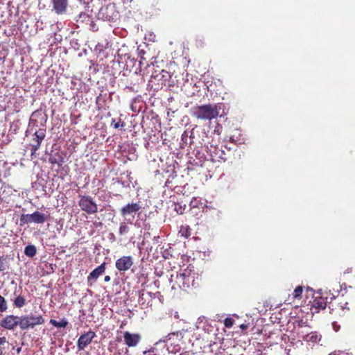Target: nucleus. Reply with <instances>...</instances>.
Wrapping results in <instances>:
<instances>
[{"mask_svg": "<svg viewBox=\"0 0 355 355\" xmlns=\"http://www.w3.org/2000/svg\"><path fill=\"white\" fill-rule=\"evenodd\" d=\"M222 106L220 103L197 106L193 108V114L197 119L211 121L220 114Z\"/></svg>", "mask_w": 355, "mask_h": 355, "instance_id": "nucleus-1", "label": "nucleus"}, {"mask_svg": "<svg viewBox=\"0 0 355 355\" xmlns=\"http://www.w3.org/2000/svg\"><path fill=\"white\" fill-rule=\"evenodd\" d=\"M45 320L42 315L33 313L19 316V327L21 331H27L34 329L37 325L43 324Z\"/></svg>", "mask_w": 355, "mask_h": 355, "instance_id": "nucleus-2", "label": "nucleus"}, {"mask_svg": "<svg viewBox=\"0 0 355 355\" xmlns=\"http://www.w3.org/2000/svg\"><path fill=\"white\" fill-rule=\"evenodd\" d=\"M97 17L103 21L114 23L119 18V12L116 10L115 4L110 3L101 7L98 12Z\"/></svg>", "mask_w": 355, "mask_h": 355, "instance_id": "nucleus-3", "label": "nucleus"}, {"mask_svg": "<svg viewBox=\"0 0 355 355\" xmlns=\"http://www.w3.org/2000/svg\"><path fill=\"white\" fill-rule=\"evenodd\" d=\"M81 209L88 214H93L98 211V207L90 196H82L79 201Z\"/></svg>", "mask_w": 355, "mask_h": 355, "instance_id": "nucleus-4", "label": "nucleus"}, {"mask_svg": "<svg viewBox=\"0 0 355 355\" xmlns=\"http://www.w3.org/2000/svg\"><path fill=\"white\" fill-rule=\"evenodd\" d=\"M19 316L8 315L0 321V326L8 330H13L19 326Z\"/></svg>", "mask_w": 355, "mask_h": 355, "instance_id": "nucleus-5", "label": "nucleus"}, {"mask_svg": "<svg viewBox=\"0 0 355 355\" xmlns=\"http://www.w3.org/2000/svg\"><path fill=\"white\" fill-rule=\"evenodd\" d=\"M45 129L40 128L34 133L33 143L31 144V155L33 156L40 148L42 141L45 138Z\"/></svg>", "mask_w": 355, "mask_h": 355, "instance_id": "nucleus-6", "label": "nucleus"}, {"mask_svg": "<svg viewBox=\"0 0 355 355\" xmlns=\"http://www.w3.org/2000/svg\"><path fill=\"white\" fill-rule=\"evenodd\" d=\"M96 336L94 331H89L82 334L78 340L77 347L78 351L83 350L89 344H90L93 338Z\"/></svg>", "mask_w": 355, "mask_h": 355, "instance_id": "nucleus-7", "label": "nucleus"}, {"mask_svg": "<svg viewBox=\"0 0 355 355\" xmlns=\"http://www.w3.org/2000/svg\"><path fill=\"white\" fill-rule=\"evenodd\" d=\"M133 264V259L131 256H123L116 261V268L119 271L129 270Z\"/></svg>", "mask_w": 355, "mask_h": 355, "instance_id": "nucleus-8", "label": "nucleus"}, {"mask_svg": "<svg viewBox=\"0 0 355 355\" xmlns=\"http://www.w3.org/2000/svg\"><path fill=\"white\" fill-rule=\"evenodd\" d=\"M206 148L207 149V152L209 153L210 156L213 159H222L225 161L227 158L225 157V153L223 150L220 148L219 147L211 144L209 146H207Z\"/></svg>", "mask_w": 355, "mask_h": 355, "instance_id": "nucleus-9", "label": "nucleus"}, {"mask_svg": "<svg viewBox=\"0 0 355 355\" xmlns=\"http://www.w3.org/2000/svg\"><path fill=\"white\" fill-rule=\"evenodd\" d=\"M52 10L58 15H64L68 8V0H51Z\"/></svg>", "mask_w": 355, "mask_h": 355, "instance_id": "nucleus-10", "label": "nucleus"}, {"mask_svg": "<svg viewBox=\"0 0 355 355\" xmlns=\"http://www.w3.org/2000/svg\"><path fill=\"white\" fill-rule=\"evenodd\" d=\"M178 282L180 287L182 288H189L190 284L194 281V277L191 275H187L185 273H180L177 275Z\"/></svg>", "mask_w": 355, "mask_h": 355, "instance_id": "nucleus-11", "label": "nucleus"}, {"mask_svg": "<svg viewBox=\"0 0 355 355\" xmlns=\"http://www.w3.org/2000/svg\"><path fill=\"white\" fill-rule=\"evenodd\" d=\"M124 341L128 347H135L140 341L141 336L137 334H131L128 331L124 333Z\"/></svg>", "mask_w": 355, "mask_h": 355, "instance_id": "nucleus-12", "label": "nucleus"}, {"mask_svg": "<svg viewBox=\"0 0 355 355\" xmlns=\"http://www.w3.org/2000/svg\"><path fill=\"white\" fill-rule=\"evenodd\" d=\"M141 208V207L139 203H129L121 208V214L123 216L132 215L139 211Z\"/></svg>", "mask_w": 355, "mask_h": 355, "instance_id": "nucleus-13", "label": "nucleus"}, {"mask_svg": "<svg viewBox=\"0 0 355 355\" xmlns=\"http://www.w3.org/2000/svg\"><path fill=\"white\" fill-rule=\"evenodd\" d=\"M300 337L306 342L316 343L320 339V336L316 332L308 333L307 331L302 330L299 332Z\"/></svg>", "mask_w": 355, "mask_h": 355, "instance_id": "nucleus-14", "label": "nucleus"}, {"mask_svg": "<svg viewBox=\"0 0 355 355\" xmlns=\"http://www.w3.org/2000/svg\"><path fill=\"white\" fill-rule=\"evenodd\" d=\"M105 263H103L90 272L87 277L88 282H90L92 280L96 281L97 278L105 272Z\"/></svg>", "mask_w": 355, "mask_h": 355, "instance_id": "nucleus-15", "label": "nucleus"}, {"mask_svg": "<svg viewBox=\"0 0 355 355\" xmlns=\"http://www.w3.org/2000/svg\"><path fill=\"white\" fill-rule=\"evenodd\" d=\"M187 137H189L190 139V144H200V145H202V141H201L200 140H197L196 139V131L195 130V128H193L191 130V131L190 132V135H188V133L187 132H184L182 135V140H187Z\"/></svg>", "mask_w": 355, "mask_h": 355, "instance_id": "nucleus-16", "label": "nucleus"}, {"mask_svg": "<svg viewBox=\"0 0 355 355\" xmlns=\"http://www.w3.org/2000/svg\"><path fill=\"white\" fill-rule=\"evenodd\" d=\"M33 223L42 224L44 223L46 219L47 216L43 213L39 211H35L31 214Z\"/></svg>", "mask_w": 355, "mask_h": 355, "instance_id": "nucleus-17", "label": "nucleus"}, {"mask_svg": "<svg viewBox=\"0 0 355 355\" xmlns=\"http://www.w3.org/2000/svg\"><path fill=\"white\" fill-rule=\"evenodd\" d=\"M40 117L42 120H44V122L46 121V115L43 116L42 114L38 110L35 111L32 113L31 119H30V124L33 123L35 125L36 123V119L35 118Z\"/></svg>", "mask_w": 355, "mask_h": 355, "instance_id": "nucleus-18", "label": "nucleus"}, {"mask_svg": "<svg viewBox=\"0 0 355 355\" xmlns=\"http://www.w3.org/2000/svg\"><path fill=\"white\" fill-rule=\"evenodd\" d=\"M76 19L77 22H85L89 21L90 17L88 13L85 11H80L78 15L76 17Z\"/></svg>", "mask_w": 355, "mask_h": 355, "instance_id": "nucleus-19", "label": "nucleus"}, {"mask_svg": "<svg viewBox=\"0 0 355 355\" xmlns=\"http://www.w3.org/2000/svg\"><path fill=\"white\" fill-rule=\"evenodd\" d=\"M37 252L36 247L33 245H28L24 249V254L28 257H33Z\"/></svg>", "mask_w": 355, "mask_h": 355, "instance_id": "nucleus-20", "label": "nucleus"}, {"mask_svg": "<svg viewBox=\"0 0 355 355\" xmlns=\"http://www.w3.org/2000/svg\"><path fill=\"white\" fill-rule=\"evenodd\" d=\"M26 304V300L24 297L18 295L13 300V305L17 308H21Z\"/></svg>", "mask_w": 355, "mask_h": 355, "instance_id": "nucleus-21", "label": "nucleus"}, {"mask_svg": "<svg viewBox=\"0 0 355 355\" xmlns=\"http://www.w3.org/2000/svg\"><path fill=\"white\" fill-rule=\"evenodd\" d=\"M50 323L57 328L66 327L68 324V322L66 319L63 318L61 321H57L53 319L50 320Z\"/></svg>", "mask_w": 355, "mask_h": 355, "instance_id": "nucleus-22", "label": "nucleus"}, {"mask_svg": "<svg viewBox=\"0 0 355 355\" xmlns=\"http://www.w3.org/2000/svg\"><path fill=\"white\" fill-rule=\"evenodd\" d=\"M129 230L130 228L125 222L120 223L119 232L121 236L126 234L129 232Z\"/></svg>", "mask_w": 355, "mask_h": 355, "instance_id": "nucleus-23", "label": "nucleus"}, {"mask_svg": "<svg viewBox=\"0 0 355 355\" xmlns=\"http://www.w3.org/2000/svg\"><path fill=\"white\" fill-rule=\"evenodd\" d=\"M326 302L324 301V300H314L313 301V306L316 308L324 309L326 308Z\"/></svg>", "mask_w": 355, "mask_h": 355, "instance_id": "nucleus-24", "label": "nucleus"}, {"mask_svg": "<svg viewBox=\"0 0 355 355\" xmlns=\"http://www.w3.org/2000/svg\"><path fill=\"white\" fill-rule=\"evenodd\" d=\"M49 161L50 163L56 164L58 166H61L62 164V163L64 162L63 158L61 157L60 156H58V158H57L54 156H51L49 159Z\"/></svg>", "mask_w": 355, "mask_h": 355, "instance_id": "nucleus-25", "label": "nucleus"}, {"mask_svg": "<svg viewBox=\"0 0 355 355\" xmlns=\"http://www.w3.org/2000/svg\"><path fill=\"white\" fill-rule=\"evenodd\" d=\"M20 220L23 223L28 224L33 223L31 214H22Z\"/></svg>", "mask_w": 355, "mask_h": 355, "instance_id": "nucleus-26", "label": "nucleus"}, {"mask_svg": "<svg viewBox=\"0 0 355 355\" xmlns=\"http://www.w3.org/2000/svg\"><path fill=\"white\" fill-rule=\"evenodd\" d=\"M20 220L23 223L28 224L33 223L31 214H22Z\"/></svg>", "mask_w": 355, "mask_h": 355, "instance_id": "nucleus-27", "label": "nucleus"}, {"mask_svg": "<svg viewBox=\"0 0 355 355\" xmlns=\"http://www.w3.org/2000/svg\"><path fill=\"white\" fill-rule=\"evenodd\" d=\"M8 309V305L5 298L0 295V313L6 311Z\"/></svg>", "mask_w": 355, "mask_h": 355, "instance_id": "nucleus-28", "label": "nucleus"}, {"mask_svg": "<svg viewBox=\"0 0 355 355\" xmlns=\"http://www.w3.org/2000/svg\"><path fill=\"white\" fill-rule=\"evenodd\" d=\"M8 265L6 262L5 258L0 257V272H3L8 269Z\"/></svg>", "mask_w": 355, "mask_h": 355, "instance_id": "nucleus-29", "label": "nucleus"}, {"mask_svg": "<svg viewBox=\"0 0 355 355\" xmlns=\"http://www.w3.org/2000/svg\"><path fill=\"white\" fill-rule=\"evenodd\" d=\"M186 208V205H181L180 203H178L175 205V210L177 211L178 214H183L184 209Z\"/></svg>", "mask_w": 355, "mask_h": 355, "instance_id": "nucleus-30", "label": "nucleus"}, {"mask_svg": "<svg viewBox=\"0 0 355 355\" xmlns=\"http://www.w3.org/2000/svg\"><path fill=\"white\" fill-rule=\"evenodd\" d=\"M93 0H79L80 3L83 6L84 8L86 9L87 11H89L90 8L89 4L92 2Z\"/></svg>", "mask_w": 355, "mask_h": 355, "instance_id": "nucleus-31", "label": "nucleus"}, {"mask_svg": "<svg viewBox=\"0 0 355 355\" xmlns=\"http://www.w3.org/2000/svg\"><path fill=\"white\" fill-rule=\"evenodd\" d=\"M302 286H297L293 291V297L295 298H299L301 297L302 293Z\"/></svg>", "mask_w": 355, "mask_h": 355, "instance_id": "nucleus-32", "label": "nucleus"}, {"mask_svg": "<svg viewBox=\"0 0 355 355\" xmlns=\"http://www.w3.org/2000/svg\"><path fill=\"white\" fill-rule=\"evenodd\" d=\"M234 324V320L230 318H227L224 320V324L226 327L230 328Z\"/></svg>", "mask_w": 355, "mask_h": 355, "instance_id": "nucleus-33", "label": "nucleus"}, {"mask_svg": "<svg viewBox=\"0 0 355 355\" xmlns=\"http://www.w3.org/2000/svg\"><path fill=\"white\" fill-rule=\"evenodd\" d=\"M124 125V122L121 120L119 122L115 123V120L112 119V125H113L114 128H122Z\"/></svg>", "mask_w": 355, "mask_h": 355, "instance_id": "nucleus-34", "label": "nucleus"}, {"mask_svg": "<svg viewBox=\"0 0 355 355\" xmlns=\"http://www.w3.org/2000/svg\"><path fill=\"white\" fill-rule=\"evenodd\" d=\"M172 335H175V333L173 332V333H170V334H168L166 337H164V338L160 339V340L157 343V344L160 343H165V342H166L168 339H171V336Z\"/></svg>", "mask_w": 355, "mask_h": 355, "instance_id": "nucleus-35", "label": "nucleus"}, {"mask_svg": "<svg viewBox=\"0 0 355 355\" xmlns=\"http://www.w3.org/2000/svg\"><path fill=\"white\" fill-rule=\"evenodd\" d=\"M159 75H161L162 78H164L165 80H166L170 77L168 72L164 70H162L160 72Z\"/></svg>", "mask_w": 355, "mask_h": 355, "instance_id": "nucleus-36", "label": "nucleus"}, {"mask_svg": "<svg viewBox=\"0 0 355 355\" xmlns=\"http://www.w3.org/2000/svg\"><path fill=\"white\" fill-rule=\"evenodd\" d=\"M202 139L200 140L201 141H202V144H205V146H208V144H209V142H207V143L205 141V139L204 137H207V133L205 132H202Z\"/></svg>", "mask_w": 355, "mask_h": 355, "instance_id": "nucleus-37", "label": "nucleus"}, {"mask_svg": "<svg viewBox=\"0 0 355 355\" xmlns=\"http://www.w3.org/2000/svg\"><path fill=\"white\" fill-rule=\"evenodd\" d=\"M89 21H91L90 26H91V28L92 29V31H97V28H96V24L91 20Z\"/></svg>", "mask_w": 355, "mask_h": 355, "instance_id": "nucleus-38", "label": "nucleus"}, {"mask_svg": "<svg viewBox=\"0 0 355 355\" xmlns=\"http://www.w3.org/2000/svg\"><path fill=\"white\" fill-rule=\"evenodd\" d=\"M248 327V325L246 324H242L240 325V328L243 330L247 329Z\"/></svg>", "mask_w": 355, "mask_h": 355, "instance_id": "nucleus-39", "label": "nucleus"}, {"mask_svg": "<svg viewBox=\"0 0 355 355\" xmlns=\"http://www.w3.org/2000/svg\"><path fill=\"white\" fill-rule=\"evenodd\" d=\"M305 323H306V322H303L302 320H301V321L299 322V326H300V327H302H302H307V326H306V325H305Z\"/></svg>", "mask_w": 355, "mask_h": 355, "instance_id": "nucleus-40", "label": "nucleus"}, {"mask_svg": "<svg viewBox=\"0 0 355 355\" xmlns=\"http://www.w3.org/2000/svg\"><path fill=\"white\" fill-rule=\"evenodd\" d=\"M104 281L106 282H108L110 281V277L109 275H107L104 277Z\"/></svg>", "mask_w": 355, "mask_h": 355, "instance_id": "nucleus-41", "label": "nucleus"}, {"mask_svg": "<svg viewBox=\"0 0 355 355\" xmlns=\"http://www.w3.org/2000/svg\"><path fill=\"white\" fill-rule=\"evenodd\" d=\"M21 347H17L16 349V352H17V354H19L21 352Z\"/></svg>", "mask_w": 355, "mask_h": 355, "instance_id": "nucleus-42", "label": "nucleus"}, {"mask_svg": "<svg viewBox=\"0 0 355 355\" xmlns=\"http://www.w3.org/2000/svg\"><path fill=\"white\" fill-rule=\"evenodd\" d=\"M198 138H197V137H196V139H197L198 141V140H201V139H202V138H201V139H200V135H198Z\"/></svg>", "mask_w": 355, "mask_h": 355, "instance_id": "nucleus-43", "label": "nucleus"}, {"mask_svg": "<svg viewBox=\"0 0 355 355\" xmlns=\"http://www.w3.org/2000/svg\"><path fill=\"white\" fill-rule=\"evenodd\" d=\"M198 138H197V137H196V139H197L198 141V140H201V139H202V138H201V139H200V135H198Z\"/></svg>", "mask_w": 355, "mask_h": 355, "instance_id": "nucleus-44", "label": "nucleus"}]
</instances>
